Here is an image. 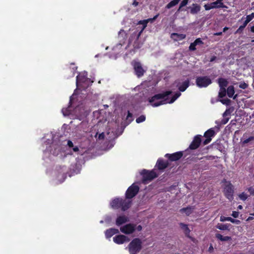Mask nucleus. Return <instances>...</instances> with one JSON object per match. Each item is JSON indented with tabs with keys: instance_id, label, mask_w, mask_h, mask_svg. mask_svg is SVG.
<instances>
[{
	"instance_id": "16",
	"label": "nucleus",
	"mask_w": 254,
	"mask_h": 254,
	"mask_svg": "<svg viewBox=\"0 0 254 254\" xmlns=\"http://www.w3.org/2000/svg\"><path fill=\"white\" fill-rule=\"evenodd\" d=\"M114 241L118 244H123L125 242H128L129 239L125 235H120L114 237Z\"/></svg>"
},
{
	"instance_id": "4",
	"label": "nucleus",
	"mask_w": 254,
	"mask_h": 254,
	"mask_svg": "<svg viewBox=\"0 0 254 254\" xmlns=\"http://www.w3.org/2000/svg\"><path fill=\"white\" fill-rule=\"evenodd\" d=\"M140 174L142 176V182L144 184H147L149 182L151 181L154 178H156L158 176V174L155 172V170H152L151 171H148L145 169H143L140 172Z\"/></svg>"
},
{
	"instance_id": "23",
	"label": "nucleus",
	"mask_w": 254,
	"mask_h": 254,
	"mask_svg": "<svg viewBox=\"0 0 254 254\" xmlns=\"http://www.w3.org/2000/svg\"><path fill=\"white\" fill-rule=\"evenodd\" d=\"M171 37L175 40V41H179L183 39H184L186 38V35L183 34H178L174 33L172 34Z\"/></svg>"
},
{
	"instance_id": "28",
	"label": "nucleus",
	"mask_w": 254,
	"mask_h": 254,
	"mask_svg": "<svg viewBox=\"0 0 254 254\" xmlns=\"http://www.w3.org/2000/svg\"><path fill=\"white\" fill-rule=\"evenodd\" d=\"M193 209V208L192 207H188L186 208H182L180 210V211L182 213H185L187 215L189 216L192 212Z\"/></svg>"
},
{
	"instance_id": "10",
	"label": "nucleus",
	"mask_w": 254,
	"mask_h": 254,
	"mask_svg": "<svg viewBox=\"0 0 254 254\" xmlns=\"http://www.w3.org/2000/svg\"><path fill=\"white\" fill-rule=\"evenodd\" d=\"M204 7L206 10H208L212 8L227 7L223 2H219V1H214L210 3L206 4L204 5Z\"/></svg>"
},
{
	"instance_id": "21",
	"label": "nucleus",
	"mask_w": 254,
	"mask_h": 254,
	"mask_svg": "<svg viewBox=\"0 0 254 254\" xmlns=\"http://www.w3.org/2000/svg\"><path fill=\"white\" fill-rule=\"evenodd\" d=\"M189 85L190 81L189 80H187L184 81L182 85H179V84H178L177 86H178L179 89L180 91L184 92L189 86Z\"/></svg>"
},
{
	"instance_id": "54",
	"label": "nucleus",
	"mask_w": 254,
	"mask_h": 254,
	"mask_svg": "<svg viewBox=\"0 0 254 254\" xmlns=\"http://www.w3.org/2000/svg\"><path fill=\"white\" fill-rule=\"evenodd\" d=\"M136 229L137 230V231H140L142 230V226L141 225H138L136 227Z\"/></svg>"
},
{
	"instance_id": "27",
	"label": "nucleus",
	"mask_w": 254,
	"mask_h": 254,
	"mask_svg": "<svg viewBox=\"0 0 254 254\" xmlns=\"http://www.w3.org/2000/svg\"><path fill=\"white\" fill-rule=\"evenodd\" d=\"M226 91H227V93L228 97L230 98H232L235 93V90H234V86L232 85L229 86L227 88Z\"/></svg>"
},
{
	"instance_id": "42",
	"label": "nucleus",
	"mask_w": 254,
	"mask_h": 254,
	"mask_svg": "<svg viewBox=\"0 0 254 254\" xmlns=\"http://www.w3.org/2000/svg\"><path fill=\"white\" fill-rule=\"evenodd\" d=\"M105 236L107 239H109L111 237V228H109L106 231Z\"/></svg>"
},
{
	"instance_id": "20",
	"label": "nucleus",
	"mask_w": 254,
	"mask_h": 254,
	"mask_svg": "<svg viewBox=\"0 0 254 254\" xmlns=\"http://www.w3.org/2000/svg\"><path fill=\"white\" fill-rule=\"evenodd\" d=\"M118 37L120 42L124 43L127 37V34L125 30L121 29L119 32Z\"/></svg>"
},
{
	"instance_id": "62",
	"label": "nucleus",
	"mask_w": 254,
	"mask_h": 254,
	"mask_svg": "<svg viewBox=\"0 0 254 254\" xmlns=\"http://www.w3.org/2000/svg\"><path fill=\"white\" fill-rule=\"evenodd\" d=\"M112 233H116V231H117V230L112 229Z\"/></svg>"
},
{
	"instance_id": "3",
	"label": "nucleus",
	"mask_w": 254,
	"mask_h": 254,
	"mask_svg": "<svg viewBox=\"0 0 254 254\" xmlns=\"http://www.w3.org/2000/svg\"><path fill=\"white\" fill-rule=\"evenodd\" d=\"M128 251L130 254H136L142 249V242L139 238L132 240L128 246Z\"/></svg>"
},
{
	"instance_id": "19",
	"label": "nucleus",
	"mask_w": 254,
	"mask_h": 254,
	"mask_svg": "<svg viewBox=\"0 0 254 254\" xmlns=\"http://www.w3.org/2000/svg\"><path fill=\"white\" fill-rule=\"evenodd\" d=\"M127 221H128V218L125 215L120 216L117 218L116 224L119 226Z\"/></svg>"
},
{
	"instance_id": "15",
	"label": "nucleus",
	"mask_w": 254,
	"mask_h": 254,
	"mask_svg": "<svg viewBox=\"0 0 254 254\" xmlns=\"http://www.w3.org/2000/svg\"><path fill=\"white\" fill-rule=\"evenodd\" d=\"M169 165L168 161H165L162 159H159L156 164L155 167L159 170H164Z\"/></svg>"
},
{
	"instance_id": "9",
	"label": "nucleus",
	"mask_w": 254,
	"mask_h": 254,
	"mask_svg": "<svg viewBox=\"0 0 254 254\" xmlns=\"http://www.w3.org/2000/svg\"><path fill=\"white\" fill-rule=\"evenodd\" d=\"M132 64L133 66L135 74L137 75V76L138 77L142 76L144 74L145 70L142 67L141 63L138 62L134 61L132 63Z\"/></svg>"
},
{
	"instance_id": "2",
	"label": "nucleus",
	"mask_w": 254,
	"mask_h": 254,
	"mask_svg": "<svg viewBox=\"0 0 254 254\" xmlns=\"http://www.w3.org/2000/svg\"><path fill=\"white\" fill-rule=\"evenodd\" d=\"M131 201L121 198H115L112 201V207L116 208H121L122 210L125 211L130 206Z\"/></svg>"
},
{
	"instance_id": "33",
	"label": "nucleus",
	"mask_w": 254,
	"mask_h": 254,
	"mask_svg": "<svg viewBox=\"0 0 254 254\" xmlns=\"http://www.w3.org/2000/svg\"><path fill=\"white\" fill-rule=\"evenodd\" d=\"M217 102H220L224 105H230L231 103V100L229 99H218L216 100Z\"/></svg>"
},
{
	"instance_id": "47",
	"label": "nucleus",
	"mask_w": 254,
	"mask_h": 254,
	"mask_svg": "<svg viewBox=\"0 0 254 254\" xmlns=\"http://www.w3.org/2000/svg\"><path fill=\"white\" fill-rule=\"evenodd\" d=\"M211 140V138L210 137H206V139L203 141V145H206L208 144Z\"/></svg>"
},
{
	"instance_id": "22",
	"label": "nucleus",
	"mask_w": 254,
	"mask_h": 254,
	"mask_svg": "<svg viewBox=\"0 0 254 254\" xmlns=\"http://www.w3.org/2000/svg\"><path fill=\"white\" fill-rule=\"evenodd\" d=\"M218 83L220 88H226L228 85V81L225 78H219L218 79Z\"/></svg>"
},
{
	"instance_id": "7",
	"label": "nucleus",
	"mask_w": 254,
	"mask_h": 254,
	"mask_svg": "<svg viewBox=\"0 0 254 254\" xmlns=\"http://www.w3.org/2000/svg\"><path fill=\"white\" fill-rule=\"evenodd\" d=\"M139 187L133 184L127 190L126 196L127 199H130L134 197L139 191Z\"/></svg>"
},
{
	"instance_id": "53",
	"label": "nucleus",
	"mask_w": 254,
	"mask_h": 254,
	"mask_svg": "<svg viewBox=\"0 0 254 254\" xmlns=\"http://www.w3.org/2000/svg\"><path fill=\"white\" fill-rule=\"evenodd\" d=\"M132 4L134 6H136L138 5V2L135 0H134L133 2H132Z\"/></svg>"
},
{
	"instance_id": "41",
	"label": "nucleus",
	"mask_w": 254,
	"mask_h": 254,
	"mask_svg": "<svg viewBox=\"0 0 254 254\" xmlns=\"http://www.w3.org/2000/svg\"><path fill=\"white\" fill-rule=\"evenodd\" d=\"M239 87L243 89H245L248 88V84L245 82H241L239 84Z\"/></svg>"
},
{
	"instance_id": "29",
	"label": "nucleus",
	"mask_w": 254,
	"mask_h": 254,
	"mask_svg": "<svg viewBox=\"0 0 254 254\" xmlns=\"http://www.w3.org/2000/svg\"><path fill=\"white\" fill-rule=\"evenodd\" d=\"M181 0H173L168 3L166 6V8L167 9H170L173 6H175L177 4L179 3Z\"/></svg>"
},
{
	"instance_id": "26",
	"label": "nucleus",
	"mask_w": 254,
	"mask_h": 254,
	"mask_svg": "<svg viewBox=\"0 0 254 254\" xmlns=\"http://www.w3.org/2000/svg\"><path fill=\"white\" fill-rule=\"evenodd\" d=\"M215 131L214 130V129L213 128H211L209 129L205 132L204 136L205 137H210L211 138L212 137L215 135Z\"/></svg>"
},
{
	"instance_id": "63",
	"label": "nucleus",
	"mask_w": 254,
	"mask_h": 254,
	"mask_svg": "<svg viewBox=\"0 0 254 254\" xmlns=\"http://www.w3.org/2000/svg\"><path fill=\"white\" fill-rule=\"evenodd\" d=\"M123 129H122L121 131V132H120V133H119L117 135V136H116V137H118L119 135H121V134H122V132H123Z\"/></svg>"
},
{
	"instance_id": "6",
	"label": "nucleus",
	"mask_w": 254,
	"mask_h": 254,
	"mask_svg": "<svg viewBox=\"0 0 254 254\" xmlns=\"http://www.w3.org/2000/svg\"><path fill=\"white\" fill-rule=\"evenodd\" d=\"M225 187L224 188V193L225 196L230 200L233 199L234 186L230 182L226 181L224 180Z\"/></svg>"
},
{
	"instance_id": "51",
	"label": "nucleus",
	"mask_w": 254,
	"mask_h": 254,
	"mask_svg": "<svg viewBox=\"0 0 254 254\" xmlns=\"http://www.w3.org/2000/svg\"><path fill=\"white\" fill-rule=\"evenodd\" d=\"M67 145L69 146V147H73V144L72 142L70 140H68L67 141Z\"/></svg>"
},
{
	"instance_id": "30",
	"label": "nucleus",
	"mask_w": 254,
	"mask_h": 254,
	"mask_svg": "<svg viewBox=\"0 0 254 254\" xmlns=\"http://www.w3.org/2000/svg\"><path fill=\"white\" fill-rule=\"evenodd\" d=\"M226 89L224 88H220V90L218 93V99H221L225 97L226 95Z\"/></svg>"
},
{
	"instance_id": "34",
	"label": "nucleus",
	"mask_w": 254,
	"mask_h": 254,
	"mask_svg": "<svg viewBox=\"0 0 254 254\" xmlns=\"http://www.w3.org/2000/svg\"><path fill=\"white\" fill-rule=\"evenodd\" d=\"M254 140V136H250L249 138L244 139L243 140L242 139H241L242 143L243 145H245L246 144L248 143L249 142L251 141H253Z\"/></svg>"
},
{
	"instance_id": "13",
	"label": "nucleus",
	"mask_w": 254,
	"mask_h": 254,
	"mask_svg": "<svg viewBox=\"0 0 254 254\" xmlns=\"http://www.w3.org/2000/svg\"><path fill=\"white\" fill-rule=\"evenodd\" d=\"M182 151L177 152L173 154H166L165 157L168 158L171 161H175L179 160L183 156Z\"/></svg>"
},
{
	"instance_id": "1",
	"label": "nucleus",
	"mask_w": 254,
	"mask_h": 254,
	"mask_svg": "<svg viewBox=\"0 0 254 254\" xmlns=\"http://www.w3.org/2000/svg\"><path fill=\"white\" fill-rule=\"evenodd\" d=\"M172 93L171 91H167L156 94L149 99V102L151 103L152 106L153 107H158L167 103H173L181 96V94L180 92H178L175 93L171 99H169L168 96L171 94Z\"/></svg>"
},
{
	"instance_id": "25",
	"label": "nucleus",
	"mask_w": 254,
	"mask_h": 254,
	"mask_svg": "<svg viewBox=\"0 0 254 254\" xmlns=\"http://www.w3.org/2000/svg\"><path fill=\"white\" fill-rule=\"evenodd\" d=\"M216 238L222 242L228 241L231 240V238L229 236H223L221 234H216Z\"/></svg>"
},
{
	"instance_id": "44",
	"label": "nucleus",
	"mask_w": 254,
	"mask_h": 254,
	"mask_svg": "<svg viewBox=\"0 0 254 254\" xmlns=\"http://www.w3.org/2000/svg\"><path fill=\"white\" fill-rule=\"evenodd\" d=\"M62 112L64 116L68 115L70 113L69 111L68 110V109H62Z\"/></svg>"
},
{
	"instance_id": "60",
	"label": "nucleus",
	"mask_w": 254,
	"mask_h": 254,
	"mask_svg": "<svg viewBox=\"0 0 254 254\" xmlns=\"http://www.w3.org/2000/svg\"><path fill=\"white\" fill-rule=\"evenodd\" d=\"M251 31L252 32H254V26H253L251 28Z\"/></svg>"
},
{
	"instance_id": "64",
	"label": "nucleus",
	"mask_w": 254,
	"mask_h": 254,
	"mask_svg": "<svg viewBox=\"0 0 254 254\" xmlns=\"http://www.w3.org/2000/svg\"><path fill=\"white\" fill-rule=\"evenodd\" d=\"M238 208L239 209H241L243 208V206L242 205H240L238 206Z\"/></svg>"
},
{
	"instance_id": "36",
	"label": "nucleus",
	"mask_w": 254,
	"mask_h": 254,
	"mask_svg": "<svg viewBox=\"0 0 254 254\" xmlns=\"http://www.w3.org/2000/svg\"><path fill=\"white\" fill-rule=\"evenodd\" d=\"M254 18V12L248 15L246 17V21L247 23H249L253 18Z\"/></svg>"
},
{
	"instance_id": "56",
	"label": "nucleus",
	"mask_w": 254,
	"mask_h": 254,
	"mask_svg": "<svg viewBox=\"0 0 254 254\" xmlns=\"http://www.w3.org/2000/svg\"><path fill=\"white\" fill-rule=\"evenodd\" d=\"M213 248L212 246V245H211V246L209 247V249H208V251H209V252H212L213 251Z\"/></svg>"
},
{
	"instance_id": "14",
	"label": "nucleus",
	"mask_w": 254,
	"mask_h": 254,
	"mask_svg": "<svg viewBox=\"0 0 254 254\" xmlns=\"http://www.w3.org/2000/svg\"><path fill=\"white\" fill-rule=\"evenodd\" d=\"M75 112L76 113L77 118L80 121L83 120L86 116V114L84 111V110L81 108H75Z\"/></svg>"
},
{
	"instance_id": "59",
	"label": "nucleus",
	"mask_w": 254,
	"mask_h": 254,
	"mask_svg": "<svg viewBox=\"0 0 254 254\" xmlns=\"http://www.w3.org/2000/svg\"><path fill=\"white\" fill-rule=\"evenodd\" d=\"M228 29H229L228 27H224L223 28V32H226Z\"/></svg>"
},
{
	"instance_id": "17",
	"label": "nucleus",
	"mask_w": 254,
	"mask_h": 254,
	"mask_svg": "<svg viewBox=\"0 0 254 254\" xmlns=\"http://www.w3.org/2000/svg\"><path fill=\"white\" fill-rule=\"evenodd\" d=\"M187 9L190 10L191 14H195L200 11L201 6L197 3H193L191 6L187 7Z\"/></svg>"
},
{
	"instance_id": "45",
	"label": "nucleus",
	"mask_w": 254,
	"mask_h": 254,
	"mask_svg": "<svg viewBox=\"0 0 254 254\" xmlns=\"http://www.w3.org/2000/svg\"><path fill=\"white\" fill-rule=\"evenodd\" d=\"M247 190L251 195H254V188L249 187Z\"/></svg>"
},
{
	"instance_id": "32",
	"label": "nucleus",
	"mask_w": 254,
	"mask_h": 254,
	"mask_svg": "<svg viewBox=\"0 0 254 254\" xmlns=\"http://www.w3.org/2000/svg\"><path fill=\"white\" fill-rule=\"evenodd\" d=\"M217 228L221 230H229V224H218L217 226Z\"/></svg>"
},
{
	"instance_id": "31",
	"label": "nucleus",
	"mask_w": 254,
	"mask_h": 254,
	"mask_svg": "<svg viewBox=\"0 0 254 254\" xmlns=\"http://www.w3.org/2000/svg\"><path fill=\"white\" fill-rule=\"evenodd\" d=\"M180 225L181 228L184 230L185 233L186 235H188L190 233V230L189 229V227H188V226L187 225H186L184 223H181L180 224Z\"/></svg>"
},
{
	"instance_id": "12",
	"label": "nucleus",
	"mask_w": 254,
	"mask_h": 254,
	"mask_svg": "<svg viewBox=\"0 0 254 254\" xmlns=\"http://www.w3.org/2000/svg\"><path fill=\"white\" fill-rule=\"evenodd\" d=\"M201 141V135H197L195 136L189 146V148L191 150L197 149L199 146Z\"/></svg>"
},
{
	"instance_id": "35",
	"label": "nucleus",
	"mask_w": 254,
	"mask_h": 254,
	"mask_svg": "<svg viewBox=\"0 0 254 254\" xmlns=\"http://www.w3.org/2000/svg\"><path fill=\"white\" fill-rule=\"evenodd\" d=\"M248 23H247L246 21H244L243 24L241 25L239 28L237 29L236 33H240L242 32L243 29L245 28V27L247 25Z\"/></svg>"
},
{
	"instance_id": "58",
	"label": "nucleus",
	"mask_w": 254,
	"mask_h": 254,
	"mask_svg": "<svg viewBox=\"0 0 254 254\" xmlns=\"http://www.w3.org/2000/svg\"><path fill=\"white\" fill-rule=\"evenodd\" d=\"M182 7H181V5L180 4L179 7V8L178 9L177 11H178V12H179V11H182Z\"/></svg>"
},
{
	"instance_id": "5",
	"label": "nucleus",
	"mask_w": 254,
	"mask_h": 254,
	"mask_svg": "<svg viewBox=\"0 0 254 254\" xmlns=\"http://www.w3.org/2000/svg\"><path fill=\"white\" fill-rule=\"evenodd\" d=\"M195 83L199 88H205L212 83V80L208 76H199L196 77Z\"/></svg>"
},
{
	"instance_id": "8",
	"label": "nucleus",
	"mask_w": 254,
	"mask_h": 254,
	"mask_svg": "<svg viewBox=\"0 0 254 254\" xmlns=\"http://www.w3.org/2000/svg\"><path fill=\"white\" fill-rule=\"evenodd\" d=\"M158 16V14H157L155 16H154V17L152 18H148L147 19H145V20H140L138 22L137 24L142 25V26L141 28L140 31L137 34V37H136L137 39H139V38L140 36L143 31L146 27L147 23L149 22H153L157 18Z\"/></svg>"
},
{
	"instance_id": "50",
	"label": "nucleus",
	"mask_w": 254,
	"mask_h": 254,
	"mask_svg": "<svg viewBox=\"0 0 254 254\" xmlns=\"http://www.w3.org/2000/svg\"><path fill=\"white\" fill-rule=\"evenodd\" d=\"M232 216L234 218H237L239 216V212L238 211H233Z\"/></svg>"
},
{
	"instance_id": "11",
	"label": "nucleus",
	"mask_w": 254,
	"mask_h": 254,
	"mask_svg": "<svg viewBox=\"0 0 254 254\" xmlns=\"http://www.w3.org/2000/svg\"><path fill=\"white\" fill-rule=\"evenodd\" d=\"M136 225L133 224H126L121 228V231L125 234L132 233L135 229Z\"/></svg>"
},
{
	"instance_id": "55",
	"label": "nucleus",
	"mask_w": 254,
	"mask_h": 254,
	"mask_svg": "<svg viewBox=\"0 0 254 254\" xmlns=\"http://www.w3.org/2000/svg\"><path fill=\"white\" fill-rule=\"evenodd\" d=\"M222 34V32H220L215 33L214 34V35H215V36H220V35H221Z\"/></svg>"
},
{
	"instance_id": "39",
	"label": "nucleus",
	"mask_w": 254,
	"mask_h": 254,
	"mask_svg": "<svg viewBox=\"0 0 254 254\" xmlns=\"http://www.w3.org/2000/svg\"><path fill=\"white\" fill-rule=\"evenodd\" d=\"M111 221V217L110 216H106L105 218L104 221L101 220L100 221V223H103L104 222H106L107 224H110Z\"/></svg>"
},
{
	"instance_id": "43",
	"label": "nucleus",
	"mask_w": 254,
	"mask_h": 254,
	"mask_svg": "<svg viewBox=\"0 0 254 254\" xmlns=\"http://www.w3.org/2000/svg\"><path fill=\"white\" fill-rule=\"evenodd\" d=\"M196 46L193 43H191L189 46V50L191 51H195L196 50Z\"/></svg>"
},
{
	"instance_id": "61",
	"label": "nucleus",
	"mask_w": 254,
	"mask_h": 254,
	"mask_svg": "<svg viewBox=\"0 0 254 254\" xmlns=\"http://www.w3.org/2000/svg\"><path fill=\"white\" fill-rule=\"evenodd\" d=\"M237 96H238V95H237V94H236V95H233V96L232 98H233V99H236V98L237 97Z\"/></svg>"
},
{
	"instance_id": "38",
	"label": "nucleus",
	"mask_w": 254,
	"mask_h": 254,
	"mask_svg": "<svg viewBox=\"0 0 254 254\" xmlns=\"http://www.w3.org/2000/svg\"><path fill=\"white\" fill-rule=\"evenodd\" d=\"M145 120V116L141 115L136 119V122L138 124L142 123Z\"/></svg>"
},
{
	"instance_id": "49",
	"label": "nucleus",
	"mask_w": 254,
	"mask_h": 254,
	"mask_svg": "<svg viewBox=\"0 0 254 254\" xmlns=\"http://www.w3.org/2000/svg\"><path fill=\"white\" fill-rule=\"evenodd\" d=\"M229 120V119L228 118H224V119L222 120V121L221 122V124L222 125H225V124H226V123H228Z\"/></svg>"
},
{
	"instance_id": "57",
	"label": "nucleus",
	"mask_w": 254,
	"mask_h": 254,
	"mask_svg": "<svg viewBox=\"0 0 254 254\" xmlns=\"http://www.w3.org/2000/svg\"><path fill=\"white\" fill-rule=\"evenodd\" d=\"M216 59V57L215 56H213V57H212L210 59V61L211 62H213V61H214Z\"/></svg>"
},
{
	"instance_id": "37",
	"label": "nucleus",
	"mask_w": 254,
	"mask_h": 254,
	"mask_svg": "<svg viewBox=\"0 0 254 254\" xmlns=\"http://www.w3.org/2000/svg\"><path fill=\"white\" fill-rule=\"evenodd\" d=\"M239 197L241 200L245 201L248 198V196L245 192H242L239 194Z\"/></svg>"
},
{
	"instance_id": "24",
	"label": "nucleus",
	"mask_w": 254,
	"mask_h": 254,
	"mask_svg": "<svg viewBox=\"0 0 254 254\" xmlns=\"http://www.w3.org/2000/svg\"><path fill=\"white\" fill-rule=\"evenodd\" d=\"M133 120L132 114L129 111H127V115L126 117V121L124 123V126L129 125Z\"/></svg>"
},
{
	"instance_id": "52",
	"label": "nucleus",
	"mask_w": 254,
	"mask_h": 254,
	"mask_svg": "<svg viewBox=\"0 0 254 254\" xmlns=\"http://www.w3.org/2000/svg\"><path fill=\"white\" fill-rule=\"evenodd\" d=\"M72 150L74 152H77L79 151V148L77 146L73 147Z\"/></svg>"
},
{
	"instance_id": "48",
	"label": "nucleus",
	"mask_w": 254,
	"mask_h": 254,
	"mask_svg": "<svg viewBox=\"0 0 254 254\" xmlns=\"http://www.w3.org/2000/svg\"><path fill=\"white\" fill-rule=\"evenodd\" d=\"M105 138V133L104 132H102L101 133H100L98 136V139L99 140H102L103 139Z\"/></svg>"
},
{
	"instance_id": "40",
	"label": "nucleus",
	"mask_w": 254,
	"mask_h": 254,
	"mask_svg": "<svg viewBox=\"0 0 254 254\" xmlns=\"http://www.w3.org/2000/svg\"><path fill=\"white\" fill-rule=\"evenodd\" d=\"M193 43L194 44V45L195 46L203 44V42L199 38H197Z\"/></svg>"
},
{
	"instance_id": "18",
	"label": "nucleus",
	"mask_w": 254,
	"mask_h": 254,
	"mask_svg": "<svg viewBox=\"0 0 254 254\" xmlns=\"http://www.w3.org/2000/svg\"><path fill=\"white\" fill-rule=\"evenodd\" d=\"M220 220L221 222L228 221H230L231 222L236 224H239L240 223V220H237V219H234L233 218H232L230 217L221 216Z\"/></svg>"
},
{
	"instance_id": "46",
	"label": "nucleus",
	"mask_w": 254,
	"mask_h": 254,
	"mask_svg": "<svg viewBox=\"0 0 254 254\" xmlns=\"http://www.w3.org/2000/svg\"><path fill=\"white\" fill-rule=\"evenodd\" d=\"M188 2L189 0H183L180 3L181 7H184L186 6L188 3Z\"/></svg>"
}]
</instances>
